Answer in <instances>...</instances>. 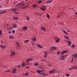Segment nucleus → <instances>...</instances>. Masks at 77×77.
<instances>
[{
  "label": "nucleus",
  "mask_w": 77,
  "mask_h": 77,
  "mask_svg": "<svg viewBox=\"0 0 77 77\" xmlns=\"http://www.w3.org/2000/svg\"><path fill=\"white\" fill-rule=\"evenodd\" d=\"M25 4L23 3L22 2H20L16 6H20V7H21L22 6H24Z\"/></svg>",
  "instance_id": "1"
},
{
  "label": "nucleus",
  "mask_w": 77,
  "mask_h": 77,
  "mask_svg": "<svg viewBox=\"0 0 77 77\" xmlns=\"http://www.w3.org/2000/svg\"><path fill=\"white\" fill-rule=\"evenodd\" d=\"M11 56L12 57L14 56L15 54V52L12 51L11 52Z\"/></svg>",
  "instance_id": "2"
},
{
  "label": "nucleus",
  "mask_w": 77,
  "mask_h": 77,
  "mask_svg": "<svg viewBox=\"0 0 77 77\" xmlns=\"http://www.w3.org/2000/svg\"><path fill=\"white\" fill-rule=\"evenodd\" d=\"M57 48L56 47L52 46L50 48L51 50H55Z\"/></svg>",
  "instance_id": "3"
},
{
  "label": "nucleus",
  "mask_w": 77,
  "mask_h": 77,
  "mask_svg": "<svg viewBox=\"0 0 77 77\" xmlns=\"http://www.w3.org/2000/svg\"><path fill=\"white\" fill-rule=\"evenodd\" d=\"M12 26L14 28H17V25L16 24H14L12 25Z\"/></svg>",
  "instance_id": "4"
},
{
  "label": "nucleus",
  "mask_w": 77,
  "mask_h": 77,
  "mask_svg": "<svg viewBox=\"0 0 77 77\" xmlns=\"http://www.w3.org/2000/svg\"><path fill=\"white\" fill-rule=\"evenodd\" d=\"M18 10L17 8H13L11 9V11H13L14 12H15L16 11Z\"/></svg>",
  "instance_id": "5"
},
{
  "label": "nucleus",
  "mask_w": 77,
  "mask_h": 77,
  "mask_svg": "<svg viewBox=\"0 0 77 77\" xmlns=\"http://www.w3.org/2000/svg\"><path fill=\"white\" fill-rule=\"evenodd\" d=\"M67 52H68V51L66 50L61 52V54L63 55V54L67 53Z\"/></svg>",
  "instance_id": "6"
},
{
  "label": "nucleus",
  "mask_w": 77,
  "mask_h": 77,
  "mask_svg": "<svg viewBox=\"0 0 77 77\" xmlns=\"http://www.w3.org/2000/svg\"><path fill=\"white\" fill-rule=\"evenodd\" d=\"M27 61L28 62H29L30 60V61H32V60H33V58H29L28 59H27Z\"/></svg>",
  "instance_id": "7"
},
{
  "label": "nucleus",
  "mask_w": 77,
  "mask_h": 77,
  "mask_svg": "<svg viewBox=\"0 0 77 77\" xmlns=\"http://www.w3.org/2000/svg\"><path fill=\"white\" fill-rule=\"evenodd\" d=\"M45 6H42V7L40 8L41 9V10H42V11H45V8H44Z\"/></svg>",
  "instance_id": "8"
},
{
  "label": "nucleus",
  "mask_w": 77,
  "mask_h": 77,
  "mask_svg": "<svg viewBox=\"0 0 77 77\" xmlns=\"http://www.w3.org/2000/svg\"><path fill=\"white\" fill-rule=\"evenodd\" d=\"M6 11H0V14H4L5 12H6Z\"/></svg>",
  "instance_id": "9"
},
{
  "label": "nucleus",
  "mask_w": 77,
  "mask_h": 77,
  "mask_svg": "<svg viewBox=\"0 0 77 77\" xmlns=\"http://www.w3.org/2000/svg\"><path fill=\"white\" fill-rule=\"evenodd\" d=\"M40 75H42L44 76V75H47V74H46L45 73L42 72L40 74Z\"/></svg>",
  "instance_id": "10"
},
{
  "label": "nucleus",
  "mask_w": 77,
  "mask_h": 77,
  "mask_svg": "<svg viewBox=\"0 0 77 77\" xmlns=\"http://www.w3.org/2000/svg\"><path fill=\"white\" fill-rule=\"evenodd\" d=\"M56 71L55 69H53L52 70H51V71L49 72L50 73H52V72H54V71Z\"/></svg>",
  "instance_id": "11"
},
{
  "label": "nucleus",
  "mask_w": 77,
  "mask_h": 77,
  "mask_svg": "<svg viewBox=\"0 0 77 77\" xmlns=\"http://www.w3.org/2000/svg\"><path fill=\"white\" fill-rule=\"evenodd\" d=\"M37 47H39V48H43V47H42V46L39 45H37Z\"/></svg>",
  "instance_id": "12"
},
{
  "label": "nucleus",
  "mask_w": 77,
  "mask_h": 77,
  "mask_svg": "<svg viewBox=\"0 0 77 77\" xmlns=\"http://www.w3.org/2000/svg\"><path fill=\"white\" fill-rule=\"evenodd\" d=\"M63 32L64 33H65V34H66V35H68V33L66 32L64 30H63Z\"/></svg>",
  "instance_id": "13"
},
{
  "label": "nucleus",
  "mask_w": 77,
  "mask_h": 77,
  "mask_svg": "<svg viewBox=\"0 0 77 77\" xmlns=\"http://www.w3.org/2000/svg\"><path fill=\"white\" fill-rule=\"evenodd\" d=\"M23 29L24 30H27V26L24 27L23 28Z\"/></svg>",
  "instance_id": "14"
},
{
  "label": "nucleus",
  "mask_w": 77,
  "mask_h": 77,
  "mask_svg": "<svg viewBox=\"0 0 77 77\" xmlns=\"http://www.w3.org/2000/svg\"><path fill=\"white\" fill-rule=\"evenodd\" d=\"M52 2V1H49L48 0V1L46 2V3H50Z\"/></svg>",
  "instance_id": "15"
},
{
  "label": "nucleus",
  "mask_w": 77,
  "mask_h": 77,
  "mask_svg": "<svg viewBox=\"0 0 77 77\" xmlns=\"http://www.w3.org/2000/svg\"><path fill=\"white\" fill-rule=\"evenodd\" d=\"M9 38L10 39H14V36H13V35H10L9 36Z\"/></svg>",
  "instance_id": "16"
},
{
  "label": "nucleus",
  "mask_w": 77,
  "mask_h": 77,
  "mask_svg": "<svg viewBox=\"0 0 77 77\" xmlns=\"http://www.w3.org/2000/svg\"><path fill=\"white\" fill-rule=\"evenodd\" d=\"M12 72L13 73H15V72H16V69H14L13 71Z\"/></svg>",
  "instance_id": "17"
},
{
  "label": "nucleus",
  "mask_w": 77,
  "mask_h": 77,
  "mask_svg": "<svg viewBox=\"0 0 77 77\" xmlns=\"http://www.w3.org/2000/svg\"><path fill=\"white\" fill-rule=\"evenodd\" d=\"M32 40L33 41H36V37H34L32 39Z\"/></svg>",
  "instance_id": "18"
},
{
  "label": "nucleus",
  "mask_w": 77,
  "mask_h": 77,
  "mask_svg": "<svg viewBox=\"0 0 77 77\" xmlns=\"http://www.w3.org/2000/svg\"><path fill=\"white\" fill-rule=\"evenodd\" d=\"M21 65L22 66H23V67H24V66H25L26 65H25V63H22Z\"/></svg>",
  "instance_id": "19"
},
{
  "label": "nucleus",
  "mask_w": 77,
  "mask_h": 77,
  "mask_svg": "<svg viewBox=\"0 0 77 77\" xmlns=\"http://www.w3.org/2000/svg\"><path fill=\"white\" fill-rule=\"evenodd\" d=\"M13 18L14 19V20H18V17H14Z\"/></svg>",
  "instance_id": "20"
},
{
  "label": "nucleus",
  "mask_w": 77,
  "mask_h": 77,
  "mask_svg": "<svg viewBox=\"0 0 77 77\" xmlns=\"http://www.w3.org/2000/svg\"><path fill=\"white\" fill-rule=\"evenodd\" d=\"M29 7V6L27 5L24 7H23V9H26Z\"/></svg>",
  "instance_id": "21"
},
{
  "label": "nucleus",
  "mask_w": 77,
  "mask_h": 77,
  "mask_svg": "<svg viewBox=\"0 0 77 77\" xmlns=\"http://www.w3.org/2000/svg\"><path fill=\"white\" fill-rule=\"evenodd\" d=\"M34 65H35V66H37L38 65H39V63H34Z\"/></svg>",
  "instance_id": "22"
},
{
  "label": "nucleus",
  "mask_w": 77,
  "mask_h": 77,
  "mask_svg": "<svg viewBox=\"0 0 77 77\" xmlns=\"http://www.w3.org/2000/svg\"><path fill=\"white\" fill-rule=\"evenodd\" d=\"M37 72L38 73V74H40L41 72V70H37Z\"/></svg>",
  "instance_id": "23"
},
{
  "label": "nucleus",
  "mask_w": 77,
  "mask_h": 77,
  "mask_svg": "<svg viewBox=\"0 0 77 77\" xmlns=\"http://www.w3.org/2000/svg\"><path fill=\"white\" fill-rule=\"evenodd\" d=\"M29 40H25L24 41V42H25V43H27V42H28V41Z\"/></svg>",
  "instance_id": "24"
},
{
  "label": "nucleus",
  "mask_w": 77,
  "mask_h": 77,
  "mask_svg": "<svg viewBox=\"0 0 77 77\" xmlns=\"http://www.w3.org/2000/svg\"><path fill=\"white\" fill-rule=\"evenodd\" d=\"M55 41L56 42H59L60 41V40L59 39H58L56 40Z\"/></svg>",
  "instance_id": "25"
},
{
  "label": "nucleus",
  "mask_w": 77,
  "mask_h": 77,
  "mask_svg": "<svg viewBox=\"0 0 77 77\" xmlns=\"http://www.w3.org/2000/svg\"><path fill=\"white\" fill-rule=\"evenodd\" d=\"M33 7L34 8H36V5H32Z\"/></svg>",
  "instance_id": "26"
},
{
  "label": "nucleus",
  "mask_w": 77,
  "mask_h": 77,
  "mask_svg": "<svg viewBox=\"0 0 77 77\" xmlns=\"http://www.w3.org/2000/svg\"><path fill=\"white\" fill-rule=\"evenodd\" d=\"M29 75V72H27L25 74V76H27V75Z\"/></svg>",
  "instance_id": "27"
},
{
  "label": "nucleus",
  "mask_w": 77,
  "mask_h": 77,
  "mask_svg": "<svg viewBox=\"0 0 77 77\" xmlns=\"http://www.w3.org/2000/svg\"><path fill=\"white\" fill-rule=\"evenodd\" d=\"M42 1H39L38 2V3L41 4V3H42Z\"/></svg>",
  "instance_id": "28"
},
{
  "label": "nucleus",
  "mask_w": 77,
  "mask_h": 77,
  "mask_svg": "<svg viewBox=\"0 0 77 77\" xmlns=\"http://www.w3.org/2000/svg\"><path fill=\"white\" fill-rule=\"evenodd\" d=\"M0 47H2V48H5V47L3 46V45H0Z\"/></svg>",
  "instance_id": "29"
},
{
  "label": "nucleus",
  "mask_w": 77,
  "mask_h": 77,
  "mask_svg": "<svg viewBox=\"0 0 77 77\" xmlns=\"http://www.w3.org/2000/svg\"><path fill=\"white\" fill-rule=\"evenodd\" d=\"M65 38H66V39H69V37H68V36H65Z\"/></svg>",
  "instance_id": "30"
},
{
  "label": "nucleus",
  "mask_w": 77,
  "mask_h": 77,
  "mask_svg": "<svg viewBox=\"0 0 77 77\" xmlns=\"http://www.w3.org/2000/svg\"><path fill=\"white\" fill-rule=\"evenodd\" d=\"M41 29H42V30L45 31V28H43V27H42H42Z\"/></svg>",
  "instance_id": "31"
},
{
  "label": "nucleus",
  "mask_w": 77,
  "mask_h": 77,
  "mask_svg": "<svg viewBox=\"0 0 77 77\" xmlns=\"http://www.w3.org/2000/svg\"><path fill=\"white\" fill-rule=\"evenodd\" d=\"M26 19H27L28 21L29 20V19H30V18L28 17H26Z\"/></svg>",
  "instance_id": "32"
},
{
  "label": "nucleus",
  "mask_w": 77,
  "mask_h": 77,
  "mask_svg": "<svg viewBox=\"0 0 77 77\" xmlns=\"http://www.w3.org/2000/svg\"><path fill=\"white\" fill-rule=\"evenodd\" d=\"M66 42H68V43H70V44H71V42L69 40H67Z\"/></svg>",
  "instance_id": "33"
},
{
  "label": "nucleus",
  "mask_w": 77,
  "mask_h": 77,
  "mask_svg": "<svg viewBox=\"0 0 77 77\" xmlns=\"http://www.w3.org/2000/svg\"><path fill=\"white\" fill-rule=\"evenodd\" d=\"M47 17L49 18L50 17V15H49L48 14H47Z\"/></svg>",
  "instance_id": "34"
},
{
  "label": "nucleus",
  "mask_w": 77,
  "mask_h": 77,
  "mask_svg": "<svg viewBox=\"0 0 77 77\" xmlns=\"http://www.w3.org/2000/svg\"><path fill=\"white\" fill-rule=\"evenodd\" d=\"M67 56V55H64V56H61L62 57H66Z\"/></svg>",
  "instance_id": "35"
},
{
  "label": "nucleus",
  "mask_w": 77,
  "mask_h": 77,
  "mask_svg": "<svg viewBox=\"0 0 77 77\" xmlns=\"http://www.w3.org/2000/svg\"><path fill=\"white\" fill-rule=\"evenodd\" d=\"M16 44H17V45L19 46V43H18V42H16Z\"/></svg>",
  "instance_id": "36"
},
{
  "label": "nucleus",
  "mask_w": 77,
  "mask_h": 77,
  "mask_svg": "<svg viewBox=\"0 0 77 77\" xmlns=\"http://www.w3.org/2000/svg\"><path fill=\"white\" fill-rule=\"evenodd\" d=\"M71 43H68V45H69V46H71Z\"/></svg>",
  "instance_id": "37"
},
{
  "label": "nucleus",
  "mask_w": 77,
  "mask_h": 77,
  "mask_svg": "<svg viewBox=\"0 0 77 77\" xmlns=\"http://www.w3.org/2000/svg\"><path fill=\"white\" fill-rule=\"evenodd\" d=\"M73 60H74V58H72V59L71 60V63H72V62H73Z\"/></svg>",
  "instance_id": "38"
},
{
  "label": "nucleus",
  "mask_w": 77,
  "mask_h": 77,
  "mask_svg": "<svg viewBox=\"0 0 77 77\" xmlns=\"http://www.w3.org/2000/svg\"><path fill=\"white\" fill-rule=\"evenodd\" d=\"M47 54H45V56L44 57H45H45H47Z\"/></svg>",
  "instance_id": "39"
},
{
  "label": "nucleus",
  "mask_w": 77,
  "mask_h": 77,
  "mask_svg": "<svg viewBox=\"0 0 77 77\" xmlns=\"http://www.w3.org/2000/svg\"><path fill=\"white\" fill-rule=\"evenodd\" d=\"M2 34V31L1 30H0V35Z\"/></svg>",
  "instance_id": "40"
},
{
  "label": "nucleus",
  "mask_w": 77,
  "mask_h": 77,
  "mask_svg": "<svg viewBox=\"0 0 77 77\" xmlns=\"http://www.w3.org/2000/svg\"><path fill=\"white\" fill-rule=\"evenodd\" d=\"M15 12V14H19V13L18 12H16V11H15V12Z\"/></svg>",
  "instance_id": "41"
},
{
  "label": "nucleus",
  "mask_w": 77,
  "mask_h": 77,
  "mask_svg": "<svg viewBox=\"0 0 77 77\" xmlns=\"http://www.w3.org/2000/svg\"><path fill=\"white\" fill-rule=\"evenodd\" d=\"M71 47H75V45L74 44H73L72 45Z\"/></svg>",
  "instance_id": "42"
},
{
  "label": "nucleus",
  "mask_w": 77,
  "mask_h": 77,
  "mask_svg": "<svg viewBox=\"0 0 77 77\" xmlns=\"http://www.w3.org/2000/svg\"><path fill=\"white\" fill-rule=\"evenodd\" d=\"M66 76H67V77H69V74H67L66 75Z\"/></svg>",
  "instance_id": "43"
},
{
  "label": "nucleus",
  "mask_w": 77,
  "mask_h": 77,
  "mask_svg": "<svg viewBox=\"0 0 77 77\" xmlns=\"http://www.w3.org/2000/svg\"><path fill=\"white\" fill-rule=\"evenodd\" d=\"M26 68H30L29 66H27L26 67Z\"/></svg>",
  "instance_id": "44"
},
{
  "label": "nucleus",
  "mask_w": 77,
  "mask_h": 77,
  "mask_svg": "<svg viewBox=\"0 0 77 77\" xmlns=\"http://www.w3.org/2000/svg\"><path fill=\"white\" fill-rule=\"evenodd\" d=\"M77 57V54H76L75 55V57L76 58Z\"/></svg>",
  "instance_id": "45"
},
{
  "label": "nucleus",
  "mask_w": 77,
  "mask_h": 77,
  "mask_svg": "<svg viewBox=\"0 0 77 77\" xmlns=\"http://www.w3.org/2000/svg\"><path fill=\"white\" fill-rule=\"evenodd\" d=\"M72 69H75V66L72 67Z\"/></svg>",
  "instance_id": "46"
},
{
  "label": "nucleus",
  "mask_w": 77,
  "mask_h": 77,
  "mask_svg": "<svg viewBox=\"0 0 77 77\" xmlns=\"http://www.w3.org/2000/svg\"><path fill=\"white\" fill-rule=\"evenodd\" d=\"M41 72H44V70H40Z\"/></svg>",
  "instance_id": "47"
},
{
  "label": "nucleus",
  "mask_w": 77,
  "mask_h": 77,
  "mask_svg": "<svg viewBox=\"0 0 77 77\" xmlns=\"http://www.w3.org/2000/svg\"><path fill=\"white\" fill-rule=\"evenodd\" d=\"M57 54H59V53H60V52H57Z\"/></svg>",
  "instance_id": "48"
},
{
  "label": "nucleus",
  "mask_w": 77,
  "mask_h": 77,
  "mask_svg": "<svg viewBox=\"0 0 77 77\" xmlns=\"http://www.w3.org/2000/svg\"><path fill=\"white\" fill-rule=\"evenodd\" d=\"M44 53H45V54H48V53H47V52H44Z\"/></svg>",
  "instance_id": "49"
},
{
  "label": "nucleus",
  "mask_w": 77,
  "mask_h": 77,
  "mask_svg": "<svg viewBox=\"0 0 77 77\" xmlns=\"http://www.w3.org/2000/svg\"><path fill=\"white\" fill-rule=\"evenodd\" d=\"M41 61H42V62H43L44 60H44L41 59Z\"/></svg>",
  "instance_id": "50"
},
{
  "label": "nucleus",
  "mask_w": 77,
  "mask_h": 77,
  "mask_svg": "<svg viewBox=\"0 0 77 77\" xmlns=\"http://www.w3.org/2000/svg\"><path fill=\"white\" fill-rule=\"evenodd\" d=\"M20 67H21L20 66H17V67L18 68H20Z\"/></svg>",
  "instance_id": "51"
},
{
  "label": "nucleus",
  "mask_w": 77,
  "mask_h": 77,
  "mask_svg": "<svg viewBox=\"0 0 77 77\" xmlns=\"http://www.w3.org/2000/svg\"><path fill=\"white\" fill-rule=\"evenodd\" d=\"M72 68H70L69 69V70H72Z\"/></svg>",
  "instance_id": "52"
},
{
  "label": "nucleus",
  "mask_w": 77,
  "mask_h": 77,
  "mask_svg": "<svg viewBox=\"0 0 77 77\" xmlns=\"http://www.w3.org/2000/svg\"><path fill=\"white\" fill-rule=\"evenodd\" d=\"M12 32H13V33H15V31H14V30H13L12 31Z\"/></svg>",
  "instance_id": "53"
},
{
  "label": "nucleus",
  "mask_w": 77,
  "mask_h": 77,
  "mask_svg": "<svg viewBox=\"0 0 77 77\" xmlns=\"http://www.w3.org/2000/svg\"><path fill=\"white\" fill-rule=\"evenodd\" d=\"M59 17H60V15L58 16V18H59Z\"/></svg>",
  "instance_id": "54"
},
{
  "label": "nucleus",
  "mask_w": 77,
  "mask_h": 77,
  "mask_svg": "<svg viewBox=\"0 0 77 77\" xmlns=\"http://www.w3.org/2000/svg\"><path fill=\"white\" fill-rule=\"evenodd\" d=\"M7 72H10V70H8L7 71Z\"/></svg>",
  "instance_id": "55"
},
{
  "label": "nucleus",
  "mask_w": 77,
  "mask_h": 77,
  "mask_svg": "<svg viewBox=\"0 0 77 77\" xmlns=\"http://www.w3.org/2000/svg\"><path fill=\"white\" fill-rule=\"evenodd\" d=\"M75 69H77V67L75 66Z\"/></svg>",
  "instance_id": "56"
},
{
  "label": "nucleus",
  "mask_w": 77,
  "mask_h": 77,
  "mask_svg": "<svg viewBox=\"0 0 77 77\" xmlns=\"http://www.w3.org/2000/svg\"><path fill=\"white\" fill-rule=\"evenodd\" d=\"M72 58H74V54L72 55Z\"/></svg>",
  "instance_id": "57"
},
{
  "label": "nucleus",
  "mask_w": 77,
  "mask_h": 77,
  "mask_svg": "<svg viewBox=\"0 0 77 77\" xmlns=\"http://www.w3.org/2000/svg\"><path fill=\"white\" fill-rule=\"evenodd\" d=\"M9 33H11V31H9Z\"/></svg>",
  "instance_id": "58"
},
{
  "label": "nucleus",
  "mask_w": 77,
  "mask_h": 77,
  "mask_svg": "<svg viewBox=\"0 0 77 77\" xmlns=\"http://www.w3.org/2000/svg\"><path fill=\"white\" fill-rule=\"evenodd\" d=\"M70 32V31H69V30L67 31V32Z\"/></svg>",
  "instance_id": "59"
},
{
  "label": "nucleus",
  "mask_w": 77,
  "mask_h": 77,
  "mask_svg": "<svg viewBox=\"0 0 77 77\" xmlns=\"http://www.w3.org/2000/svg\"><path fill=\"white\" fill-rule=\"evenodd\" d=\"M1 43H2V44H3V42L1 41Z\"/></svg>",
  "instance_id": "60"
},
{
  "label": "nucleus",
  "mask_w": 77,
  "mask_h": 77,
  "mask_svg": "<svg viewBox=\"0 0 77 77\" xmlns=\"http://www.w3.org/2000/svg\"><path fill=\"white\" fill-rule=\"evenodd\" d=\"M32 45H34V44L33 43H32Z\"/></svg>",
  "instance_id": "61"
},
{
  "label": "nucleus",
  "mask_w": 77,
  "mask_h": 77,
  "mask_svg": "<svg viewBox=\"0 0 77 77\" xmlns=\"http://www.w3.org/2000/svg\"><path fill=\"white\" fill-rule=\"evenodd\" d=\"M2 8V6H1V5H0V8Z\"/></svg>",
  "instance_id": "62"
},
{
  "label": "nucleus",
  "mask_w": 77,
  "mask_h": 77,
  "mask_svg": "<svg viewBox=\"0 0 77 77\" xmlns=\"http://www.w3.org/2000/svg\"><path fill=\"white\" fill-rule=\"evenodd\" d=\"M21 9H23V7L21 8Z\"/></svg>",
  "instance_id": "63"
},
{
  "label": "nucleus",
  "mask_w": 77,
  "mask_h": 77,
  "mask_svg": "<svg viewBox=\"0 0 77 77\" xmlns=\"http://www.w3.org/2000/svg\"><path fill=\"white\" fill-rule=\"evenodd\" d=\"M75 14L76 15H77V13H75Z\"/></svg>",
  "instance_id": "64"
}]
</instances>
